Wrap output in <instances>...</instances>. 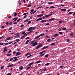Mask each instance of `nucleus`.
I'll use <instances>...</instances> for the list:
<instances>
[{"label":"nucleus","instance_id":"f257e3e1","mask_svg":"<svg viewBox=\"0 0 75 75\" xmlns=\"http://www.w3.org/2000/svg\"><path fill=\"white\" fill-rule=\"evenodd\" d=\"M42 47V44L40 45H39L37 46V47L36 48V49H39V48H40V47Z\"/></svg>","mask_w":75,"mask_h":75},{"label":"nucleus","instance_id":"f03ea898","mask_svg":"<svg viewBox=\"0 0 75 75\" xmlns=\"http://www.w3.org/2000/svg\"><path fill=\"white\" fill-rule=\"evenodd\" d=\"M37 44H38V43L36 42L32 44V46L34 47L35 46V45H37Z\"/></svg>","mask_w":75,"mask_h":75},{"label":"nucleus","instance_id":"7ed1b4c3","mask_svg":"<svg viewBox=\"0 0 75 75\" xmlns=\"http://www.w3.org/2000/svg\"><path fill=\"white\" fill-rule=\"evenodd\" d=\"M50 47V45L49 46H47L46 47H45L44 46V47H43L42 49V50H45V49H46V48H48V47Z\"/></svg>","mask_w":75,"mask_h":75},{"label":"nucleus","instance_id":"20e7f679","mask_svg":"<svg viewBox=\"0 0 75 75\" xmlns=\"http://www.w3.org/2000/svg\"><path fill=\"white\" fill-rule=\"evenodd\" d=\"M7 48V47H6L4 48V50L3 51V52H4L5 51H6V52H7V49H6Z\"/></svg>","mask_w":75,"mask_h":75},{"label":"nucleus","instance_id":"39448f33","mask_svg":"<svg viewBox=\"0 0 75 75\" xmlns=\"http://www.w3.org/2000/svg\"><path fill=\"white\" fill-rule=\"evenodd\" d=\"M21 54V53L19 52H17L16 54V56H18V55H20Z\"/></svg>","mask_w":75,"mask_h":75},{"label":"nucleus","instance_id":"423d86ee","mask_svg":"<svg viewBox=\"0 0 75 75\" xmlns=\"http://www.w3.org/2000/svg\"><path fill=\"white\" fill-rule=\"evenodd\" d=\"M52 15V14H50L49 15H45V17L46 18H47V17H50V16H51Z\"/></svg>","mask_w":75,"mask_h":75},{"label":"nucleus","instance_id":"0eeeda50","mask_svg":"<svg viewBox=\"0 0 75 75\" xmlns=\"http://www.w3.org/2000/svg\"><path fill=\"white\" fill-rule=\"evenodd\" d=\"M14 66V64H12L10 65H8L7 67H13Z\"/></svg>","mask_w":75,"mask_h":75},{"label":"nucleus","instance_id":"6e6552de","mask_svg":"<svg viewBox=\"0 0 75 75\" xmlns=\"http://www.w3.org/2000/svg\"><path fill=\"white\" fill-rule=\"evenodd\" d=\"M42 20V18H40L39 19H37L36 21H39V20Z\"/></svg>","mask_w":75,"mask_h":75},{"label":"nucleus","instance_id":"1a4fd4ad","mask_svg":"<svg viewBox=\"0 0 75 75\" xmlns=\"http://www.w3.org/2000/svg\"><path fill=\"white\" fill-rule=\"evenodd\" d=\"M40 35H38L36 37H35V40H37V39H38V38H40Z\"/></svg>","mask_w":75,"mask_h":75},{"label":"nucleus","instance_id":"9d476101","mask_svg":"<svg viewBox=\"0 0 75 75\" xmlns=\"http://www.w3.org/2000/svg\"><path fill=\"white\" fill-rule=\"evenodd\" d=\"M47 21V20H43L41 21V22L42 23H45V22H46Z\"/></svg>","mask_w":75,"mask_h":75},{"label":"nucleus","instance_id":"9b49d317","mask_svg":"<svg viewBox=\"0 0 75 75\" xmlns=\"http://www.w3.org/2000/svg\"><path fill=\"white\" fill-rule=\"evenodd\" d=\"M31 6V3H30L27 6V7H30Z\"/></svg>","mask_w":75,"mask_h":75},{"label":"nucleus","instance_id":"f8f14e48","mask_svg":"<svg viewBox=\"0 0 75 75\" xmlns=\"http://www.w3.org/2000/svg\"><path fill=\"white\" fill-rule=\"evenodd\" d=\"M20 58V56L14 57H13V58H14L13 59H17V58Z\"/></svg>","mask_w":75,"mask_h":75},{"label":"nucleus","instance_id":"ddd939ff","mask_svg":"<svg viewBox=\"0 0 75 75\" xmlns=\"http://www.w3.org/2000/svg\"><path fill=\"white\" fill-rule=\"evenodd\" d=\"M54 19H55V18H52L50 19H49L48 20L49 21H52V20H54Z\"/></svg>","mask_w":75,"mask_h":75},{"label":"nucleus","instance_id":"4468645a","mask_svg":"<svg viewBox=\"0 0 75 75\" xmlns=\"http://www.w3.org/2000/svg\"><path fill=\"white\" fill-rule=\"evenodd\" d=\"M23 69V66H21L20 67H19V69L20 70H22Z\"/></svg>","mask_w":75,"mask_h":75},{"label":"nucleus","instance_id":"2eb2a0df","mask_svg":"<svg viewBox=\"0 0 75 75\" xmlns=\"http://www.w3.org/2000/svg\"><path fill=\"white\" fill-rule=\"evenodd\" d=\"M40 62H41V61L39 60L36 62V64H38Z\"/></svg>","mask_w":75,"mask_h":75},{"label":"nucleus","instance_id":"dca6fc26","mask_svg":"<svg viewBox=\"0 0 75 75\" xmlns=\"http://www.w3.org/2000/svg\"><path fill=\"white\" fill-rule=\"evenodd\" d=\"M33 62L30 63L28 65V66H30L31 65H33Z\"/></svg>","mask_w":75,"mask_h":75},{"label":"nucleus","instance_id":"f3484780","mask_svg":"<svg viewBox=\"0 0 75 75\" xmlns=\"http://www.w3.org/2000/svg\"><path fill=\"white\" fill-rule=\"evenodd\" d=\"M32 28H33L32 27L29 28L28 30V31H31V30H32Z\"/></svg>","mask_w":75,"mask_h":75},{"label":"nucleus","instance_id":"a211bd4d","mask_svg":"<svg viewBox=\"0 0 75 75\" xmlns=\"http://www.w3.org/2000/svg\"><path fill=\"white\" fill-rule=\"evenodd\" d=\"M59 35V34H57L54 35V37H57V36H58Z\"/></svg>","mask_w":75,"mask_h":75},{"label":"nucleus","instance_id":"6ab92c4d","mask_svg":"<svg viewBox=\"0 0 75 75\" xmlns=\"http://www.w3.org/2000/svg\"><path fill=\"white\" fill-rule=\"evenodd\" d=\"M30 53L29 52L27 53L25 55V57H27V55H30Z\"/></svg>","mask_w":75,"mask_h":75},{"label":"nucleus","instance_id":"aec40b11","mask_svg":"<svg viewBox=\"0 0 75 75\" xmlns=\"http://www.w3.org/2000/svg\"><path fill=\"white\" fill-rule=\"evenodd\" d=\"M48 4H54V3L53 2H50L48 3Z\"/></svg>","mask_w":75,"mask_h":75},{"label":"nucleus","instance_id":"412c9836","mask_svg":"<svg viewBox=\"0 0 75 75\" xmlns=\"http://www.w3.org/2000/svg\"><path fill=\"white\" fill-rule=\"evenodd\" d=\"M45 53H43V54H40L39 55V57H41L42 56H43L44 55H45Z\"/></svg>","mask_w":75,"mask_h":75},{"label":"nucleus","instance_id":"4be33fe9","mask_svg":"<svg viewBox=\"0 0 75 75\" xmlns=\"http://www.w3.org/2000/svg\"><path fill=\"white\" fill-rule=\"evenodd\" d=\"M25 38V36H23L21 38V39H23V38Z\"/></svg>","mask_w":75,"mask_h":75},{"label":"nucleus","instance_id":"5701e85b","mask_svg":"<svg viewBox=\"0 0 75 75\" xmlns=\"http://www.w3.org/2000/svg\"><path fill=\"white\" fill-rule=\"evenodd\" d=\"M67 10V9L64 8V9H62L61 10V11H66Z\"/></svg>","mask_w":75,"mask_h":75},{"label":"nucleus","instance_id":"b1692460","mask_svg":"<svg viewBox=\"0 0 75 75\" xmlns=\"http://www.w3.org/2000/svg\"><path fill=\"white\" fill-rule=\"evenodd\" d=\"M50 8H55V7H54L53 6H50Z\"/></svg>","mask_w":75,"mask_h":75},{"label":"nucleus","instance_id":"393cba45","mask_svg":"<svg viewBox=\"0 0 75 75\" xmlns=\"http://www.w3.org/2000/svg\"><path fill=\"white\" fill-rule=\"evenodd\" d=\"M16 42H19L20 41V40L18 39H17L16 40Z\"/></svg>","mask_w":75,"mask_h":75},{"label":"nucleus","instance_id":"a878e982","mask_svg":"<svg viewBox=\"0 0 75 75\" xmlns=\"http://www.w3.org/2000/svg\"><path fill=\"white\" fill-rule=\"evenodd\" d=\"M11 39H10V37H9L7 38L6 40H10Z\"/></svg>","mask_w":75,"mask_h":75},{"label":"nucleus","instance_id":"bb28decb","mask_svg":"<svg viewBox=\"0 0 75 75\" xmlns=\"http://www.w3.org/2000/svg\"><path fill=\"white\" fill-rule=\"evenodd\" d=\"M44 35V33H42L41 34H40L39 35L40 36V37H42V36H43V35Z\"/></svg>","mask_w":75,"mask_h":75},{"label":"nucleus","instance_id":"cd10ccee","mask_svg":"<svg viewBox=\"0 0 75 75\" xmlns=\"http://www.w3.org/2000/svg\"><path fill=\"white\" fill-rule=\"evenodd\" d=\"M20 20H21V19H20V18H19V19L17 20V23H19V22H20Z\"/></svg>","mask_w":75,"mask_h":75},{"label":"nucleus","instance_id":"c85d7f7f","mask_svg":"<svg viewBox=\"0 0 75 75\" xmlns=\"http://www.w3.org/2000/svg\"><path fill=\"white\" fill-rule=\"evenodd\" d=\"M62 29L63 30H67V28H62Z\"/></svg>","mask_w":75,"mask_h":75},{"label":"nucleus","instance_id":"c756f323","mask_svg":"<svg viewBox=\"0 0 75 75\" xmlns=\"http://www.w3.org/2000/svg\"><path fill=\"white\" fill-rule=\"evenodd\" d=\"M17 15V13L15 12L14 13V16H15V17H16Z\"/></svg>","mask_w":75,"mask_h":75},{"label":"nucleus","instance_id":"7c9ffc66","mask_svg":"<svg viewBox=\"0 0 75 75\" xmlns=\"http://www.w3.org/2000/svg\"><path fill=\"white\" fill-rule=\"evenodd\" d=\"M4 44H5L4 43H0V45H4Z\"/></svg>","mask_w":75,"mask_h":75},{"label":"nucleus","instance_id":"2f4dec72","mask_svg":"<svg viewBox=\"0 0 75 75\" xmlns=\"http://www.w3.org/2000/svg\"><path fill=\"white\" fill-rule=\"evenodd\" d=\"M19 36H20L19 35H17L14 37V38H16V37H19Z\"/></svg>","mask_w":75,"mask_h":75},{"label":"nucleus","instance_id":"473e14b6","mask_svg":"<svg viewBox=\"0 0 75 75\" xmlns=\"http://www.w3.org/2000/svg\"><path fill=\"white\" fill-rule=\"evenodd\" d=\"M50 45H55V43H52Z\"/></svg>","mask_w":75,"mask_h":75},{"label":"nucleus","instance_id":"72a5a7b5","mask_svg":"<svg viewBox=\"0 0 75 75\" xmlns=\"http://www.w3.org/2000/svg\"><path fill=\"white\" fill-rule=\"evenodd\" d=\"M48 57V54H47L45 56V58H47V57Z\"/></svg>","mask_w":75,"mask_h":75},{"label":"nucleus","instance_id":"f704fd0d","mask_svg":"<svg viewBox=\"0 0 75 75\" xmlns=\"http://www.w3.org/2000/svg\"><path fill=\"white\" fill-rule=\"evenodd\" d=\"M13 58H11L10 59L9 61H12L13 60Z\"/></svg>","mask_w":75,"mask_h":75},{"label":"nucleus","instance_id":"c9c22d12","mask_svg":"<svg viewBox=\"0 0 75 75\" xmlns=\"http://www.w3.org/2000/svg\"><path fill=\"white\" fill-rule=\"evenodd\" d=\"M62 21H59V24H61V23H62Z\"/></svg>","mask_w":75,"mask_h":75},{"label":"nucleus","instance_id":"e433bc0d","mask_svg":"<svg viewBox=\"0 0 75 75\" xmlns=\"http://www.w3.org/2000/svg\"><path fill=\"white\" fill-rule=\"evenodd\" d=\"M11 54H6V55L7 56H11Z\"/></svg>","mask_w":75,"mask_h":75},{"label":"nucleus","instance_id":"4c0bfd02","mask_svg":"<svg viewBox=\"0 0 75 75\" xmlns=\"http://www.w3.org/2000/svg\"><path fill=\"white\" fill-rule=\"evenodd\" d=\"M31 66H30V67H27L26 69H27V70L29 69H30V68H31Z\"/></svg>","mask_w":75,"mask_h":75},{"label":"nucleus","instance_id":"58836bf2","mask_svg":"<svg viewBox=\"0 0 75 75\" xmlns=\"http://www.w3.org/2000/svg\"><path fill=\"white\" fill-rule=\"evenodd\" d=\"M50 65V63H47V64H46L45 65H46V66H47V65Z\"/></svg>","mask_w":75,"mask_h":75},{"label":"nucleus","instance_id":"ea45409f","mask_svg":"<svg viewBox=\"0 0 75 75\" xmlns=\"http://www.w3.org/2000/svg\"><path fill=\"white\" fill-rule=\"evenodd\" d=\"M59 34H60V35H61V34H62V32H60L59 33Z\"/></svg>","mask_w":75,"mask_h":75},{"label":"nucleus","instance_id":"a19ab883","mask_svg":"<svg viewBox=\"0 0 75 75\" xmlns=\"http://www.w3.org/2000/svg\"><path fill=\"white\" fill-rule=\"evenodd\" d=\"M16 18H17V19H18V17H17L16 18H13V20H16Z\"/></svg>","mask_w":75,"mask_h":75},{"label":"nucleus","instance_id":"79ce46f5","mask_svg":"<svg viewBox=\"0 0 75 75\" xmlns=\"http://www.w3.org/2000/svg\"><path fill=\"white\" fill-rule=\"evenodd\" d=\"M30 23H31V21H29L28 23L27 24H30Z\"/></svg>","mask_w":75,"mask_h":75},{"label":"nucleus","instance_id":"37998d69","mask_svg":"<svg viewBox=\"0 0 75 75\" xmlns=\"http://www.w3.org/2000/svg\"><path fill=\"white\" fill-rule=\"evenodd\" d=\"M28 19H26L25 20V21L24 22V23H27V22H28Z\"/></svg>","mask_w":75,"mask_h":75},{"label":"nucleus","instance_id":"c03bdc74","mask_svg":"<svg viewBox=\"0 0 75 75\" xmlns=\"http://www.w3.org/2000/svg\"><path fill=\"white\" fill-rule=\"evenodd\" d=\"M72 13H73V12H70L69 13V14H72Z\"/></svg>","mask_w":75,"mask_h":75},{"label":"nucleus","instance_id":"a18cd8bd","mask_svg":"<svg viewBox=\"0 0 75 75\" xmlns=\"http://www.w3.org/2000/svg\"><path fill=\"white\" fill-rule=\"evenodd\" d=\"M31 56H32V55L29 56H28L27 58H30V57H31Z\"/></svg>","mask_w":75,"mask_h":75},{"label":"nucleus","instance_id":"49530a36","mask_svg":"<svg viewBox=\"0 0 75 75\" xmlns=\"http://www.w3.org/2000/svg\"><path fill=\"white\" fill-rule=\"evenodd\" d=\"M27 17V15H26L24 16L23 18H26Z\"/></svg>","mask_w":75,"mask_h":75},{"label":"nucleus","instance_id":"de8ad7c7","mask_svg":"<svg viewBox=\"0 0 75 75\" xmlns=\"http://www.w3.org/2000/svg\"><path fill=\"white\" fill-rule=\"evenodd\" d=\"M24 26V25H21V27H23Z\"/></svg>","mask_w":75,"mask_h":75},{"label":"nucleus","instance_id":"09e8293b","mask_svg":"<svg viewBox=\"0 0 75 75\" xmlns=\"http://www.w3.org/2000/svg\"><path fill=\"white\" fill-rule=\"evenodd\" d=\"M50 40H51V39H49L47 40V41H48V42H50Z\"/></svg>","mask_w":75,"mask_h":75},{"label":"nucleus","instance_id":"8fccbe9b","mask_svg":"<svg viewBox=\"0 0 75 75\" xmlns=\"http://www.w3.org/2000/svg\"><path fill=\"white\" fill-rule=\"evenodd\" d=\"M12 28H13V27H11L9 29V30H12Z\"/></svg>","mask_w":75,"mask_h":75},{"label":"nucleus","instance_id":"3c124183","mask_svg":"<svg viewBox=\"0 0 75 75\" xmlns=\"http://www.w3.org/2000/svg\"><path fill=\"white\" fill-rule=\"evenodd\" d=\"M4 67V66H3L2 67H1V69H2Z\"/></svg>","mask_w":75,"mask_h":75},{"label":"nucleus","instance_id":"603ef678","mask_svg":"<svg viewBox=\"0 0 75 75\" xmlns=\"http://www.w3.org/2000/svg\"><path fill=\"white\" fill-rule=\"evenodd\" d=\"M67 42H69V41H70V40L69 39H67Z\"/></svg>","mask_w":75,"mask_h":75},{"label":"nucleus","instance_id":"864d4df0","mask_svg":"<svg viewBox=\"0 0 75 75\" xmlns=\"http://www.w3.org/2000/svg\"><path fill=\"white\" fill-rule=\"evenodd\" d=\"M28 14V13H25L23 14V15H26V14Z\"/></svg>","mask_w":75,"mask_h":75},{"label":"nucleus","instance_id":"5fc2aeb1","mask_svg":"<svg viewBox=\"0 0 75 75\" xmlns=\"http://www.w3.org/2000/svg\"><path fill=\"white\" fill-rule=\"evenodd\" d=\"M9 24L11 25H12V22H10L9 23Z\"/></svg>","mask_w":75,"mask_h":75},{"label":"nucleus","instance_id":"6e6d98bb","mask_svg":"<svg viewBox=\"0 0 75 75\" xmlns=\"http://www.w3.org/2000/svg\"><path fill=\"white\" fill-rule=\"evenodd\" d=\"M8 43H6L4 45L5 46V45H8Z\"/></svg>","mask_w":75,"mask_h":75},{"label":"nucleus","instance_id":"4d7b16f0","mask_svg":"<svg viewBox=\"0 0 75 75\" xmlns=\"http://www.w3.org/2000/svg\"><path fill=\"white\" fill-rule=\"evenodd\" d=\"M29 42H30V41H29V40H27L26 41V42H27V43Z\"/></svg>","mask_w":75,"mask_h":75},{"label":"nucleus","instance_id":"13d9d810","mask_svg":"<svg viewBox=\"0 0 75 75\" xmlns=\"http://www.w3.org/2000/svg\"><path fill=\"white\" fill-rule=\"evenodd\" d=\"M31 12H33L34 11V9H31L30 10Z\"/></svg>","mask_w":75,"mask_h":75},{"label":"nucleus","instance_id":"bf43d9fd","mask_svg":"<svg viewBox=\"0 0 75 75\" xmlns=\"http://www.w3.org/2000/svg\"><path fill=\"white\" fill-rule=\"evenodd\" d=\"M11 50H10V51H9V52H8V54H10V52H11Z\"/></svg>","mask_w":75,"mask_h":75},{"label":"nucleus","instance_id":"052dcab7","mask_svg":"<svg viewBox=\"0 0 75 75\" xmlns=\"http://www.w3.org/2000/svg\"><path fill=\"white\" fill-rule=\"evenodd\" d=\"M7 17H8V18H10L11 17V16H7Z\"/></svg>","mask_w":75,"mask_h":75},{"label":"nucleus","instance_id":"680f3d73","mask_svg":"<svg viewBox=\"0 0 75 75\" xmlns=\"http://www.w3.org/2000/svg\"><path fill=\"white\" fill-rule=\"evenodd\" d=\"M70 35H71V36H72V35H74V34L71 33L70 34Z\"/></svg>","mask_w":75,"mask_h":75},{"label":"nucleus","instance_id":"e2e57ef3","mask_svg":"<svg viewBox=\"0 0 75 75\" xmlns=\"http://www.w3.org/2000/svg\"><path fill=\"white\" fill-rule=\"evenodd\" d=\"M42 52L43 53H44V52H46V51H45V50H44L43 51H42Z\"/></svg>","mask_w":75,"mask_h":75},{"label":"nucleus","instance_id":"0e129e2a","mask_svg":"<svg viewBox=\"0 0 75 75\" xmlns=\"http://www.w3.org/2000/svg\"><path fill=\"white\" fill-rule=\"evenodd\" d=\"M25 32H23L22 33V34H25Z\"/></svg>","mask_w":75,"mask_h":75},{"label":"nucleus","instance_id":"69168bd1","mask_svg":"<svg viewBox=\"0 0 75 75\" xmlns=\"http://www.w3.org/2000/svg\"><path fill=\"white\" fill-rule=\"evenodd\" d=\"M17 43V42H14V43H13V45H15V44H16Z\"/></svg>","mask_w":75,"mask_h":75},{"label":"nucleus","instance_id":"338daca9","mask_svg":"<svg viewBox=\"0 0 75 75\" xmlns=\"http://www.w3.org/2000/svg\"><path fill=\"white\" fill-rule=\"evenodd\" d=\"M13 24H17V22H15Z\"/></svg>","mask_w":75,"mask_h":75},{"label":"nucleus","instance_id":"774afa93","mask_svg":"<svg viewBox=\"0 0 75 75\" xmlns=\"http://www.w3.org/2000/svg\"><path fill=\"white\" fill-rule=\"evenodd\" d=\"M74 24V25H75V20L73 22Z\"/></svg>","mask_w":75,"mask_h":75}]
</instances>
